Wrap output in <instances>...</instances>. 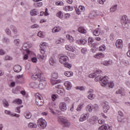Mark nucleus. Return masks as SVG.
Instances as JSON below:
<instances>
[{
    "label": "nucleus",
    "mask_w": 130,
    "mask_h": 130,
    "mask_svg": "<svg viewBox=\"0 0 130 130\" xmlns=\"http://www.w3.org/2000/svg\"><path fill=\"white\" fill-rule=\"evenodd\" d=\"M94 42V40L92 39V38H88V44L89 45H91L92 43Z\"/></svg>",
    "instance_id": "nucleus-47"
},
{
    "label": "nucleus",
    "mask_w": 130,
    "mask_h": 130,
    "mask_svg": "<svg viewBox=\"0 0 130 130\" xmlns=\"http://www.w3.org/2000/svg\"><path fill=\"white\" fill-rule=\"evenodd\" d=\"M98 121L100 124H104V120L100 119Z\"/></svg>",
    "instance_id": "nucleus-61"
},
{
    "label": "nucleus",
    "mask_w": 130,
    "mask_h": 130,
    "mask_svg": "<svg viewBox=\"0 0 130 130\" xmlns=\"http://www.w3.org/2000/svg\"><path fill=\"white\" fill-rule=\"evenodd\" d=\"M65 9L66 10H68V11H73V10H74V7L71 6H66Z\"/></svg>",
    "instance_id": "nucleus-50"
},
{
    "label": "nucleus",
    "mask_w": 130,
    "mask_h": 130,
    "mask_svg": "<svg viewBox=\"0 0 130 130\" xmlns=\"http://www.w3.org/2000/svg\"><path fill=\"white\" fill-rule=\"evenodd\" d=\"M104 66H107V67H108L109 66H110V63H109V62L107 61V62H103L102 63Z\"/></svg>",
    "instance_id": "nucleus-58"
},
{
    "label": "nucleus",
    "mask_w": 130,
    "mask_h": 130,
    "mask_svg": "<svg viewBox=\"0 0 130 130\" xmlns=\"http://www.w3.org/2000/svg\"><path fill=\"white\" fill-rule=\"evenodd\" d=\"M90 46H91L92 47L91 50L92 52H95L97 49H98V43H93L91 45H90Z\"/></svg>",
    "instance_id": "nucleus-14"
},
{
    "label": "nucleus",
    "mask_w": 130,
    "mask_h": 130,
    "mask_svg": "<svg viewBox=\"0 0 130 130\" xmlns=\"http://www.w3.org/2000/svg\"><path fill=\"white\" fill-rule=\"evenodd\" d=\"M21 107H23V106H19L17 107L15 109L16 112H17L18 113H20V112H21V111L20 110V108H21Z\"/></svg>",
    "instance_id": "nucleus-44"
},
{
    "label": "nucleus",
    "mask_w": 130,
    "mask_h": 130,
    "mask_svg": "<svg viewBox=\"0 0 130 130\" xmlns=\"http://www.w3.org/2000/svg\"><path fill=\"white\" fill-rule=\"evenodd\" d=\"M36 104L38 106H42L44 104L43 101L36 100Z\"/></svg>",
    "instance_id": "nucleus-31"
},
{
    "label": "nucleus",
    "mask_w": 130,
    "mask_h": 130,
    "mask_svg": "<svg viewBox=\"0 0 130 130\" xmlns=\"http://www.w3.org/2000/svg\"><path fill=\"white\" fill-rule=\"evenodd\" d=\"M13 70L15 73H20L22 70V67L20 65H15L14 67Z\"/></svg>",
    "instance_id": "nucleus-13"
},
{
    "label": "nucleus",
    "mask_w": 130,
    "mask_h": 130,
    "mask_svg": "<svg viewBox=\"0 0 130 130\" xmlns=\"http://www.w3.org/2000/svg\"><path fill=\"white\" fill-rule=\"evenodd\" d=\"M81 52L83 54H85V53H86L87 52V49L86 48H82L81 49Z\"/></svg>",
    "instance_id": "nucleus-59"
},
{
    "label": "nucleus",
    "mask_w": 130,
    "mask_h": 130,
    "mask_svg": "<svg viewBox=\"0 0 130 130\" xmlns=\"http://www.w3.org/2000/svg\"><path fill=\"white\" fill-rule=\"evenodd\" d=\"M77 42L80 45L82 44L83 45H84L86 44V43H87V41H86V40L84 39H81L78 40L77 41Z\"/></svg>",
    "instance_id": "nucleus-19"
},
{
    "label": "nucleus",
    "mask_w": 130,
    "mask_h": 130,
    "mask_svg": "<svg viewBox=\"0 0 130 130\" xmlns=\"http://www.w3.org/2000/svg\"><path fill=\"white\" fill-rule=\"evenodd\" d=\"M31 16H37L39 12L36 9H34L30 12Z\"/></svg>",
    "instance_id": "nucleus-22"
},
{
    "label": "nucleus",
    "mask_w": 130,
    "mask_h": 130,
    "mask_svg": "<svg viewBox=\"0 0 130 130\" xmlns=\"http://www.w3.org/2000/svg\"><path fill=\"white\" fill-rule=\"evenodd\" d=\"M39 95V93L36 94V100L43 101V100H42V96H41V95Z\"/></svg>",
    "instance_id": "nucleus-35"
},
{
    "label": "nucleus",
    "mask_w": 130,
    "mask_h": 130,
    "mask_svg": "<svg viewBox=\"0 0 130 130\" xmlns=\"http://www.w3.org/2000/svg\"><path fill=\"white\" fill-rule=\"evenodd\" d=\"M31 28L32 29H34V28L37 29L39 28V25L37 24H34L31 26Z\"/></svg>",
    "instance_id": "nucleus-54"
},
{
    "label": "nucleus",
    "mask_w": 130,
    "mask_h": 130,
    "mask_svg": "<svg viewBox=\"0 0 130 130\" xmlns=\"http://www.w3.org/2000/svg\"><path fill=\"white\" fill-rule=\"evenodd\" d=\"M103 111L105 113H107V111L109 110L110 107L107 102H105L102 104Z\"/></svg>",
    "instance_id": "nucleus-8"
},
{
    "label": "nucleus",
    "mask_w": 130,
    "mask_h": 130,
    "mask_svg": "<svg viewBox=\"0 0 130 130\" xmlns=\"http://www.w3.org/2000/svg\"><path fill=\"white\" fill-rule=\"evenodd\" d=\"M10 29H11V30H12L14 34H15V35H17V33H18V30H17V28L15 27V26L11 25L10 26Z\"/></svg>",
    "instance_id": "nucleus-18"
},
{
    "label": "nucleus",
    "mask_w": 130,
    "mask_h": 130,
    "mask_svg": "<svg viewBox=\"0 0 130 130\" xmlns=\"http://www.w3.org/2000/svg\"><path fill=\"white\" fill-rule=\"evenodd\" d=\"M31 47H32V44H31V43H26L23 44L22 49L23 50H26L27 54H29L30 53V51L28 50V49L31 48Z\"/></svg>",
    "instance_id": "nucleus-7"
},
{
    "label": "nucleus",
    "mask_w": 130,
    "mask_h": 130,
    "mask_svg": "<svg viewBox=\"0 0 130 130\" xmlns=\"http://www.w3.org/2000/svg\"><path fill=\"white\" fill-rule=\"evenodd\" d=\"M57 6H63V3L62 2H57L56 3Z\"/></svg>",
    "instance_id": "nucleus-56"
},
{
    "label": "nucleus",
    "mask_w": 130,
    "mask_h": 130,
    "mask_svg": "<svg viewBox=\"0 0 130 130\" xmlns=\"http://www.w3.org/2000/svg\"><path fill=\"white\" fill-rule=\"evenodd\" d=\"M65 102H67V103H70L71 102V100L68 97L65 98L64 99Z\"/></svg>",
    "instance_id": "nucleus-57"
},
{
    "label": "nucleus",
    "mask_w": 130,
    "mask_h": 130,
    "mask_svg": "<svg viewBox=\"0 0 130 130\" xmlns=\"http://www.w3.org/2000/svg\"><path fill=\"white\" fill-rule=\"evenodd\" d=\"M121 23L123 27V28H128V24H129V21H128V18L126 15H124L122 17L121 19Z\"/></svg>",
    "instance_id": "nucleus-4"
},
{
    "label": "nucleus",
    "mask_w": 130,
    "mask_h": 130,
    "mask_svg": "<svg viewBox=\"0 0 130 130\" xmlns=\"http://www.w3.org/2000/svg\"><path fill=\"white\" fill-rule=\"evenodd\" d=\"M60 82H61L60 80H56L51 79V84H52V85H56V84H59Z\"/></svg>",
    "instance_id": "nucleus-26"
},
{
    "label": "nucleus",
    "mask_w": 130,
    "mask_h": 130,
    "mask_svg": "<svg viewBox=\"0 0 130 130\" xmlns=\"http://www.w3.org/2000/svg\"><path fill=\"white\" fill-rule=\"evenodd\" d=\"M3 102L5 107H9V104L6 100H4Z\"/></svg>",
    "instance_id": "nucleus-49"
},
{
    "label": "nucleus",
    "mask_w": 130,
    "mask_h": 130,
    "mask_svg": "<svg viewBox=\"0 0 130 130\" xmlns=\"http://www.w3.org/2000/svg\"><path fill=\"white\" fill-rule=\"evenodd\" d=\"M93 110V105L89 104L86 106V111L88 112H91Z\"/></svg>",
    "instance_id": "nucleus-20"
},
{
    "label": "nucleus",
    "mask_w": 130,
    "mask_h": 130,
    "mask_svg": "<svg viewBox=\"0 0 130 130\" xmlns=\"http://www.w3.org/2000/svg\"><path fill=\"white\" fill-rule=\"evenodd\" d=\"M106 49V47H105V45H103L101 47L99 48V51H105V50Z\"/></svg>",
    "instance_id": "nucleus-32"
},
{
    "label": "nucleus",
    "mask_w": 130,
    "mask_h": 130,
    "mask_svg": "<svg viewBox=\"0 0 130 130\" xmlns=\"http://www.w3.org/2000/svg\"><path fill=\"white\" fill-rule=\"evenodd\" d=\"M116 46L117 48H119L120 49H121V48H122V40H117L116 41Z\"/></svg>",
    "instance_id": "nucleus-11"
},
{
    "label": "nucleus",
    "mask_w": 130,
    "mask_h": 130,
    "mask_svg": "<svg viewBox=\"0 0 130 130\" xmlns=\"http://www.w3.org/2000/svg\"><path fill=\"white\" fill-rule=\"evenodd\" d=\"M38 72H37L36 73L31 75V79L34 80V81L38 79L39 82H42V83L44 82L45 77L43 76V74L41 73V71L38 69Z\"/></svg>",
    "instance_id": "nucleus-2"
},
{
    "label": "nucleus",
    "mask_w": 130,
    "mask_h": 130,
    "mask_svg": "<svg viewBox=\"0 0 130 130\" xmlns=\"http://www.w3.org/2000/svg\"><path fill=\"white\" fill-rule=\"evenodd\" d=\"M117 9V5H116L114 6L113 7H111L110 8V12L111 13H114L115 11H116V9Z\"/></svg>",
    "instance_id": "nucleus-29"
},
{
    "label": "nucleus",
    "mask_w": 130,
    "mask_h": 130,
    "mask_svg": "<svg viewBox=\"0 0 130 130\" xmlns=\"http://www.w3.org/2000/svg\"><path fill=\"white\" fill-rule=\"evenodd\" d=\"M5 54H6V51L2 49H0V55H5Z\"/></svg>",
    "instance_id": "nucleus-53"
},
{
    "label": "nucleus",
    "mask_w": 130,
    "mask_h": 130,
    "mask_svg": "<svg viewBox=\"0 0 130 130\" xmlns=\"http://www.w3.org/2000/svg\"><path fill=\"white\" fill-rule=\"evenodd\" d=\"M102 73V71L101 70H96L93 73H92L89 75V78H94L95 76H98L100 75V73Z\"/></svg>",
    "instance_id": "nucleus-12"
},
{
    "label": "nucleus",
    "mask_w": 130,
    "mask_h": 130,
    "mask_svg": "<svg viewBox=\"0 0 130 130\" xmlns=\"http://www.w3.org/2000/svg\"><path fill=\"white\" fill-rule=\"evenodd\" d=\"M70 56L71 58H75L76 57V55L74 53L70 54Z\"/></svg>",
    "instance_id": "nucleus-62"
},
{
    "label": "nucleus",
    "mask_w": 130,
    "mask_h": 130,
    "mask_svg": "<svg viewBox=\"0 0 130 130\" xmlns=\"http://www.w3.org/2000/svg\"><path fill=\"white\" fill-rule=\"evenodd\" d=\"M59 122L61 124L63 127H70L71 125V122L69 120L64 118H59Z\"/></svg>",
    "instance_id": "nucleus-5"
},
{
    "label": "nucleus",
    "mask_w": 130,
    "mask_h": 130,
    "mask_svg": "<svg viewBox=\"0 0 130 130\" xmlns=\"http://www.w3.org/2000/svg\"><path fill=\"white\" fill-rule=\"evenodd\" d=\"M99 130H108V128L106 125H103L99 128Z\"/></svg>",
    "instance_id": "nucleus-33"
},
{
    "label": "nucleus",
    "mask_w": 130,
    "mask_h": 130,
    "mask_svg": "<svg viewBox=\"0 0 130 130\" xmlns=\"http://www.w3.org/2000/svg\"><path fill=\"white\" fill-rule=\"evenodd\" d=\"M103 57H104V54H103L102 53H98L95 55V58H103Z\"/></svg>",
    "instance_id": "nucleus-25"
},
{
    "label": "nucleus",
    "mask_w": 130,
    "mask_h": 130,
    "mask_svg": "<svg viewBox=\"0 0 130 130\" xmlns=\"http://www.w3.org/2000/svg\"><path fill=\"white\" fill-rule=\"evenodd\" d=\"M55 87L58 89L57 90V94L61 95V96H62V95L64 94V89H63L62 87H61V86L60 85H58L56 86H55Z\"/></svg>",
    "instance_id": "nucleus-9"
},
{
    "label": "nucleus",
    "mask_w": 130,
    "mask_h": 130,
    "mask_svg": "<svg viewBox=\"0 0 130 130\" xmlns=\"http://www.w3.org/2000/svg\"><path fill=\"white\" fill-rule=\"evenodd\" d=\"M64 41V40L62 39H60L59 40H57L56 41V43L57 44H59L60 43H63Z\"/></svg>",
    "instance_id": "nucleus-41"
},
{
    "label": "nucleus",
    "mask_w": 130,
    "mask_h": 130,
    "mask_svg": "<svg viewBox=\"0 0 130 130\" xmlns=\"http://www.w3.org/2000/svg\"><path fill=\"white\" fill-rule=\"evenodd\" d=\"M5 113H6V114H8L9 115H11V116H13L14 115V114H12L10 111L5 110Z\"/></svg>",
    "instance_id": "nucleus-46"
},
{
    "label": "nucleus",
    "mask_w": 130,
    "mask_h": 130,
    "mask_svg": "<svg viewBox=\"0 0 130 130\" xmlns=\"http://www.w3.org/2000/svg\"><path fill=\"white\" fill-rule=\"evenodd\" d=\"M61 30V29L59 27H54L52 29V32L53 33H56V32H59Z\"/></svg>",
    "instance_id": "nucleus-28"
},
{
    "label": "nucleus",
    "mask_w": 130,
    "mask_h": 130,
    "mask_svg": "<svg viewBox=\"0 0 130 130\" xmlns=\"http://www.w3.org/2000/svg\"><path fill=\"white\" fill-rule=\"evenodd\" d=\"M84 103L82 102L78 106L77 108L76 109V111L80 112L81 111V110H82V108H83V107H84Z\"/></svg>",
    "instance_id": "nucleus-23"
},
{
    "label": "nucleus",
    "mask_w": 130,
    "mask_h": 130,
    "mask_svg": "<svg viewBox=\"0 0 130 130\" xmlns=\"http://www.w3.org/2000/svg\"><path fill=\"white\" fill-rule=\"evenodd\" d=\"M51 98H52V101H55L56 99V95H55V94H53L51 96Z\"/></svg>",
    "instance_id": "nucleus-60"
},
{
    "label": "nucleus",
    "mask_w": 130,
    "mask_h": 130,
    "mask_svg": "<svg viewBox=\"0 0 130 130\" xmlns=\"http://www.w3.org/2000/svg\"><path fill=\"white\" fill-rule=\"evenodd\" d=\"M68 59H69V57L68 56H61L59 58V61L60 63H63L65 68L71 69V68H72V64L66 62L68 61Z\"/></svg>",
    "instance_id": "nucleus-3"
},
{
    "label": "nucleus",
    "mask_w": 130,
    "mask_h": 130,
    "mask_svg": "<svg viewBox=\"0 0 130 130\" xmlns=\"http://www.w3.org/2000/svg\"><path fill=\"white\" fill-rule=\"evenodd\" d=\"M99 109V106H98V105H94L93 106V110L97 111Z\"/></svg>",
    "instance_id": "nucleus-43"
},
{
    "label": "nucleus",
    "mask_w": 130,
    "mask_h": 130,
    "mask_svg": "<svg viewBox=\"0 0 130 130\" xmlns=\"http://www.w3.org/2000/svg\"><path fill=\"white\" fill-rule=\"evenodd\" d=\"M37 124L39 126H41L43 129L45 128V127H46V125H47L46 122L42 119H39L38 120Z\"/></svg>",
    "instance_id": "nucleus-6"
},
{
    "label": "nucleus",
    "mask_w": 130,
    "mask_h": 130,
    "mask_svg": "<svg viewBox=\"0 0 130 130\" xmlns=\"http://www.w3.org/2000/svg\"><path fill=\"white\" fill-rule=\"evenodd\" d=\"M37 6L40 7H42L43 4L42 2H39V3H37Z\"/></svg>",
    "instance_id": "nucleus-64"
},
{
    "label": "nucleus",
    "mask_w": 130,
    "mask_h": 130,
    "mask_svg": "<svg viewBox=\"0 0 130 130\" xmlns=\"http://www.w3.org/2000/svg\"><path fill=\"white\" fill-rule=\"evenodd\" d=\"M14 45H16V46H18V45L20 44V39L14 40Z\"/></svg>",
    "instance_id": "nucleus-38"
},
{
    "label": "nucleus",
    "mask_w": 130,
    "mask_h": 130,
    "mask_svg": "<svg viewBox=\"0 0 130 130\" xmlns=\"http://www.w3.org/2000/svg\"><path fill=\"white\" fill-rule=\"evenodd\" d=\"M88 98L90 100H93V99L95 98V94L93 93H90L89 95L88 96Z\"/></svg>",
    "instance_id": "nucleus-36"
},
{
    "label": "nucleus",
    "mask_w": 130,
    "mask_h": 130,
    "mask_svg": "<svg viewBox=\"0 0 130 130\" xmlns=\"http://www.w3.org/2000/svg\"><path fill=\"white\" fill-rule=\"evenodd\" d=\"M5 31H6V34H7V35L11 36V37H13V38H16V37H17L18 36L17 35H14L12 34V32H11V30L9 29V28H7L5 29Z\"/></svg>",
    "instance_id": "nucleus-15"
},
{
    "label": "nucleus",
    "mask_w": 130,
    "mask_h": 130,
    "mask_svg": "<svg viewBox=\"0 0 130 130\" xmlns=\"http://www.w3.org/2000/svg\"><path fill=\"white\" fill-rule=\"evenodd\" d=\"M24 115L26 119H30L31 116H32V114L30 112H26L24 113Z\"/></svg>",
    "instance_id": "nucleus-21"
},
{
    "label": "nucleus",
    "mask_w": 130,
    "mask_h": 130,
    "mask_svg": "<svg viewBox=\"0 0 130 130\" xmlns=\"http://www.w3.org/2000/svg\"><path fill=\"white\" fill-rule=\"evenodd\" d=\"M58 75L57 73H54L51 74V77L53 79H57Z\"/></svg>",
    "instance_id": "nucleus-40"
},
{
    "label": "nucleus",
    "mask_w": 130,
    "mask_h": 130,
    "mask_svg": "<svg viewBox=\"0 0 130 130\" xmlns=\"http://www.w3.org/2000/svg\"><path fill=\"white\" fill-rule=\"evenodd\" d=\"M79 11H80V12H84L85 11V7L84 6H80L78 8Z\"/></svg>",
    "instance_id": "nucleus-48"
},
{
    "label": "nucleus",
    "mask_w": 130,
    "mask_h": 130,
    "mask_svg": "<svg viewBox=\"0 0 130 130\" xmlns=\"http://www.w3.org/2000/svg\"><path fill=\"white\" fill-rule=\"evenodd\" d=\"M99 34H100V31H99V30H94L93 35H94V36H98Z\"/></svg>",
    "instance_id": "nucleus-45"
},
{
    "label": "nucleus",
    "mask_w": 130,
    "mask_h": 130,
    "mask_svg": "<svg viewBox=\"0 0 130 130\" xmlns=\"http://www.w3.org/2000/svg\"><path fill=\"white\" fill-rule=\"evenodd\" d=\"M57 17H58V18H61L62 17V12L61 11L59 12L56 14Z\"/></svg>",
    "instance_id": "nucleus-52"
},
{
    "label": "nucleus",
    "mask_w": 130,
    "mask_h": 130,
    "mask_svg": "<svg viewBox=\"0 0 130 130\" xmlns=\"http://www.w3.org/2000/svg\"><path fill=\"white\" fill-rule=\"evenodd\" d=\"M14 102H15V103H16L17 104H22V101L21 100V99H16L15 101H14Z\"/></svg>",
    "instance_id": "nucleus-42"
},
{
    "label": "nucleus",
    "mask_w": 130,
    "mask_h": 130,
    "mask_svg": "<svg viewBox=\"0 0 130 130\" xmlns=\"http://www.w3.org/2000/svg\"><path fill=\"white\" fill-rule=\"evenodd\" d=\"M49 62L51 65H52V63H55V58L54 57H51Z\"/></svg>",
    "instance_id": "nucleus-34"
},
{
    "label": "nucleus",
    "mask_w": 130,
    "mask_h": 130,
    "mask_svg": "<svg viewBox=\"0 0 130 130\" xmlns=\"http://www.w3.org/2000/svg\"><path fill=\"white\" fill-rule=\"evenodd\" d=\"M78 32H80V33H86L87 31L86 29L84 28L83 27H79L78 29Z\"/></svg>",
    "instance_id": "nucleus-27"
},
{
    "label": "nucleus",
    "mask_w": 130,
    "mask_h": 130,
    "mask_svg": "<svg viewBox=\"0 0 130 130\" xmlns=\"http://www.w3.org/2000/svg\"><path fill=\"white\" fill-rule=\"evenodd\" d=\"M12 59H13V58L10 56L7 55L5 57V60H12Z\"/></svg>",
    "instance_id": "nucleus-51"
},
{
    "label": "nucleus",
    "mask_w": 130,
    "mask_h": 130,
    "mask_svg": "<svg viewBox=\"0 0 130 130\" xmlns=\"http://www.w3.org/2000/svg\"><path fill=\"white\" fill-rule=\"evenodd\" d=\"M122 63L123 64H124V66H128V61H126L125 60H124L122 61Z\"/></svg>",
    "instance_id": "nucleus-63"
},
{
    "label": "nucleus",
    "mask_w": 130,
    "mask_h": 130,
    "mask_svg": "<svg viewBox=\"0 0 130 130\" xmlns=\"http://www.w3.org/2000/svg\"><path fill=\"white\" fill-rule=\"evenodd\" d=\"M73 72L71 71H67L64 72V75H65L66 77H71V76H73Z\"/></svg>",
    "instance_id": "nucleus-30"
},
{
    "label": "nucleus",
    "mask_w": 130,
    "mask_h": 130,
    "mask_svg": "<svg viewBox=\"0 0 130 130\" xmlns=\"http://www.w3.org/2000/svg\"><path fill=\"white\" fill-rule=\"evenodd\" d=\"M32 62H37V58L34 57L31 58Z\"/></svg>",
    "instance_id": "nucleus-55"
},
{
    "label": "nucleus",
    "mask_w": 130,
    "mask_h": 130,
    "mask_svg": "<svg viewBox=\"0 0 130 130\" xmlns=\"http://www.w3.org/2000/svg\"><path fill=\"white\" fill-rule=\"evenodd\" d=\"M95 81L96 82H98V81H100V83L102 87H108V88L110 89H112L113 87H114V83L113 82H110L108 81V77L105 76L103 78H101V76L98 75L95 78Z\"/></svg>",
    "instance_id": "nucleus-1"
},
{
    "label": "nucleus",
    "mask_w": 130,
    "mask_h": 130,
    "mask_svg": "<svg viewBox=\"0 0 130 130\" xmlns=\"http://www.w3.org/2000/svg\"><path fill=\"white\" fill-rule=\"evenodd\" d=\"M89 116V114L88 113H87L86 114H83L81 115L79 120L80 121H84V120L88 119Z\"/></svg>",
    "instance_id": "nucleus-10"
},
{
    "label": "nucleus",
    "mask_w": 130,
    "mask_h": 130,
    "mask_svg": "<svg viewBox=\"0 0 130 130\" xmlns=\"http://www.w3.org/2000/svg\"><path fill=\"white\" fill-rule=\"evenodd\" d=\"M64 86L67 90H71V88H72V83L69 81H66L64 83Z\"/></svg>",
    "instance_id": "nucleus-17"
},
{
    "label": "nucleus",
    "mask_w": 130,
    "mask_h": 130,
    "mask_svg": "<svg viewBox=\"0 0 130 130\" xmlns=\"http://www.w3.org/2000/svg\"><path fill=\"white\" fill-rule=\"evenodd\" d=\"M60 109L61 110V111H66L67 110V104L63 102L60 103Z\"/></svg>",
    "instance_id": "nucleus-16"
},
{
    "label": "nucleus",
    "mask_w": 130,
    "mask_h": 130,
    "mask_svg": "<svg viewBox=\"0 0 130 130\" xmlns=\"http://www.w3.org/2000/svg\"><path fill=\"white\" fill-rule=\"evenodd\" d=\"M28 127L29 128H36V127H37V124H36V123H29L28 124Z\"/></svg>",
    "instance_id": "nucleus-24"
},
{
    "label": "nucleus",
    "mask_w": 130,
    "mask_h": 130,
    "mask_svg": "<svg viewBox=\"0 0 130 130\" xmlns=\"http://www.w3.org/2000/svg\"><path fill=\"white\" fill-rule=\"evenodd\" d=\"M76 89L79 90L80 91H85L86 88L84 86H77Z\"/></svg>",
    "instance_id": "nucleus-37"
},
{
    "label": "nucleus",
    "mask_w": 130,
    "mask_h": 130,
    "mask_svg": "<svg viewBox=\"0 0 130 130\" xmlns=\"http://www.w3.org/2000/svg\"><path fill=\"white\" fill-rule=\"evenodd\" d=\"M3 42H5V43H10V39L9 38L5 37L3 39Z\"/></svg>",
    "instance_id": "nucleus-39"
}]
</instances>
